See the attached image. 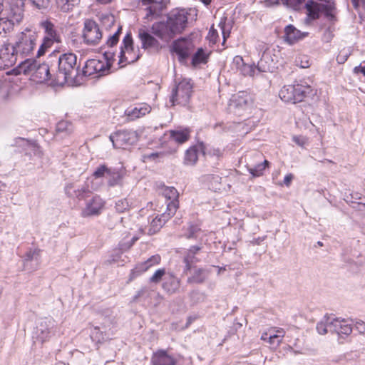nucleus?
Wrapping results in <instances>:
<instances>
[{"label":"nucleus","mask_w":365,"mask_h":365,"mask_svg":"<svg viewBox=\"0 0 365 365\" xmlns=\"http://www.w3.org/2000/svg\"><path fill=\"white\" fill-rule=\"evenodd\" d=\"M191 11V9L176 8L171 10L165 21H158L152 25V33L162 41L169 43L187 27Z\"/></svg>","instance_id":"1"},{"label":"nucleus","mask_w":365,"mask_h":365,"mask_svg":"<svg viewBox=\"0 0 365 365\" xmlns=\"http://www.w3.org/2000/svg\"><path fill=\"white\" fill-rule=\"evenodd\" d=\"M53 67L55 71V83L57 86L64 85L69 79H72L78 73L77 56L73 53L58 55L53 53Z\"/></svg>","instance_id":"2"},{"label":"nucleus","mask_w":365,"mask_h":365,"mask_svg":"<svg viewBox=\"0 0 365 365\" xmlns=\"http://www.w3.org/2000/svg\"><path fill=\"white\" fill-rule=\"evenodd\" d=\"M52 63L50 55L42 63L34 59H26L21 63V69L24 73L31 75L33 81L36 83L49 82L53 86H57L55 83V71Z\"/></svg>","instance_id":"3"},{"label":"nucleus","mask_w":365,"mask_h":365,"mask_svg":"<svg viewBox=\"0 0 365 365\" xmlns=\"http://www.w3.org/2000/svg\"><path fill=\"white\" fill-rule=\"evenodd\" d=\"M115 54L110 51H106L103 59H89L86 62L83 68L84 76L96 74L98 77L109 73Z\"/></svg>","instance_id":"4"},{"label":"nucleus","mask_w":365,"mask_h":365,"mask_svg":"<svg viewBox=\"0 0 365 365\" xmlns=\"http://www.w3.org/2000/svg\"><path fill=\"white\" fill-rule=\"evenodd\" d=\"M40 26L43 30L45 36L37 51V57L43 56L46 50L51 48L55 42H61V36L51 21L48 20L43 21L40 23Z\"/></svg>","instance_id":"5"},{"label":"nucleus","mask_w":365,"mask_h":365,"mask_svg":"<svg viewBox=\"0 0 365 365\" xmlns=\"http://www.w3.org/2000/svg\"><path fill=\"white\" fill-rule=\"evenodd\" d=\"M103 35V30L97 22L90 19L84 21L81 36L85 44L93 46L98 45Z\"/></svg>","instance_id":"6"},{"label":"nucleus","mask_w":365,"mask_h":365,"mask_svg":"<svg viewBox=\"0 0 365 365\" xmlns=\"http://www.w3.org/2000/svg\"><path fill=\"white\" fill-rule=\"evenodd\" d=\"M56 322L53 319L45 318L37 323L33 331L35 342L43 344L48 341L55 333Z\"/></svg>","instance_id":"7"},{"label":"nucleus","mask_w":365,"mask_h":365,"mask_svg":"<svg viewBox=\"0 0 365 365\" xmlns=\"http://www.w3.org/2000/svg\"><path fill=\"white\" fill-rule=\"evenodd\" d=\"M192 85L189 79H182L173 89L172 95L170 98L171 106L175 104L186 105L190 98Z\"/></svg>","instance_id":"8"},{"label":"nucleus","mask_w":365,"mask_h":365,"mask_svg":"<svg viewBox=\"0 0 365 365\" xmlns=\"http://www.w3.org/2000/svg\"><path fill=\"white\" fill-rule=\"evenodd\" d=\"M308 88L302 85L284 86L279 93V98L286 103H297L302 102L308 93Z\"/></svg>","instance_id":"9"},{"label":"nucleus","mask_w":365,"mask_h":365,"mask_svg":"<svg viewBox=\"0 0 365 365\" xmlns=\"http://www.w3.org/2000/svg\"><path fill=\"white\" fill-rule=\"evenodd\" d=\"M307 16L312 19H317L319 13L324 15L331 21L335 19V5L334 3L319 4L313 1H308L305 5Z\"/></svg>","instance_id":"10"},{"label":"nucleus","mask_w":365,"mask_h":365,"mask_svg":"<svg viewBox=\"0 0 365 365\" xmlns=\"http://www.w3.org/2000/svg\"><path fill=\"white\" fill-rule=\"evenodd\" d=\"M101 28L103 30L110 31L114 29L113 34L108 35V40L106 41V45L112 48L116 45L119 41V36L121 34L122 27L119 24H115V17L113 15H106L101 18Z\"/></svg>","instance_id":"11"},{"label":"nucleus","mask_w":365,"mask_h":365,"mask_svg":"<svg viewBox=\"0 0 365 365\" xmlns=\"http://www.w3.org/2000/svg\"><path fill=\"white\" fill-rule=\"evenodd\" d=\"M110 140L115 148H125L138 140V135L133 130H118L110 135Z\"/></svg>","instance_id":"12"},{"label":"nucleus","mask_w":365,"mask_h":365,"mask_svg":"<svg viewBox=\"0 0 365 365\" xmlns=\"http://www.w3.org/2000/svg\"><path fill=\"white\" fill-rule=\"evenodd\" d=\"M105 201L99 195H94L85 202V205L81 211L82 217L98 216L105 207Z\"/></svg>","instance_id":"13"},{"label":"nucleus","mask_w":365,"mask_h":365,"mask_svg":"<svg viewBox=\"0 0 365 365\" xmlns=\"http://www.w3.org/2000/svg\"><path fill=\"white\" fill-rule=\"evenodd\" d=\"M38 36L35 33L23 34L16 43L17 54L21 56L30 55L36 46Z\"/></svg>","instance_id":"14"},{"label":"nucleus","mask_w":365,"mask_h":365,"mask_svg":"<svg viewBox=\"0 0 365 365\" xmlns=\"http://www.w3.org/2000/svg\"><path fill=\"white\" fill-rule=\"evenodd\" d=\"M250 103V97L247 92L241 91L232 96L228 104L230 112L241 115V111L245 110Z\"/></svg>","instance_id":"15"},{"label":"nucleus","mask_w":365,"mask_h":365,"mask_svg":"<svg viewBox=\"0 0 365 365\" xmlns=\"http://www.w3.org/2000/svg\"><path fill=\"white\" fill-rule=\"evenodd\" d=\"M194 48L192 41L189 38H180L175 40L172 46V50L179 57L180 61L185 60Z\"/></svg>","instance_id":"16"},{"label":"nucleus","mask_w":365,"mask_h":365,"mask_svg":"<svg viewBox=\"0 0 365 365\" xmlns=\"http://www.w3.org/2000/svg\"><path fill=\"white\" fill-rule=\"evenodd\" d=\"M133 41L130 34H127L123 39V45L120 46V51L118 53L119 63H131L135 61L133 56Z\"/></svg>","instance_id":"17"},{"label":"nucleus","mask_w":365,"mask_h":365,"mask_svg":"<svg viewBox=\"0 0 365 365\" xmlns=\"http://www.w3.org/2000/svg\"><path fill=\"white\" fill-rule=\"evenodd\" d=\"M161 262V257L159 255H154L149 257L147 260L138 263L135 267L131 270L130 274L129 280L132 281L133 279L140 275L143 272L148 271L154 266L159 264Z\"/></svg>","instance_id":"18"},{"label":"nucleus","mask_w":365,"mask_h":365,"mask_svg":"<svg viewBox=\"0 0 365 365\" xmlns=\"http://www.w3.org/2000/svg\"><path fill=\"white\" fill-rule=\"evenodd\" d=\"M113 322L112 320L106 319L102 323L101 327H95L91 331V338L98 342L106 340L110 335L114 334L113 331Z\"/></svg>","instance_id":"19"},{"label":"nucleus","mask_w":365,"mask_h":365,"mask_svg":"<svg viewBox=\"0 0 365 365\" xmlns=\"http://www.w3.org/2000/svg\"><path fill=\"white\" fill-rule=\"evenodd\" d=\"M257 49L259 52H262V57L257 62V70L259 72H272L274 68L273 61H270V56L267 52L268 49L267 46L264 42L258 43Z\"/></svg>","instance_id":"20"},{"label":"nucleus","mask_w":365,"mask_h":365,"mask_svg":"<svg viewBox=\"0 0 365 365\" xmlns=\"http://www.w3.org/2000/svg\"><path fill=\"white\" fill-rule=\"evenodd\" d=\"M151 107L145 103H141L130 106L125 110V115L129 120H135L149 113Z\"/></svg>","instance_id":"21"},{"label":"nucleus","mask_w":365,"mask_h":365,"mask_svg":"<svg viewBox=\"0 0 365 365\" xmlns=\"http://www.w3.org/2000/svg\"><path fill=\"white\" fill-rule=\"evenodd\" d=\"M163 195L169 201L167 202L166 211L175 215L179 207L178 190L174 187H166L163 190Z\"/></svg>","instance_id":"22"},{"label":"nucleus","mask_w":365,"mask_h":365,"mask_svg":"<svg viewBox=\"0 0 365 365\" xmlns=\"http://www.w3.org/2000/svg\"><path fill=\"white\" fill-rule=\"evenodd\" d=\"M151 364L152 365H177L178 359L167 351L160 349L153 353Z\"/></svg>","instance_id":"23"},{"label":"nucleus","mask_w":365,"mask_h":365,"mask_svg":"<svg viewBox=\"0 0 365 365\" xmlns=\"http://www.w3.org/2000/svg\"><path fill=\"white\" fill-rule=\"evenodd\" d=\"M180 286V279L175 277L173 272H168L162 284L163 290L168 294H173L179 291Z\"/></svg>","instance_id":"24"},{"label":"nucleus","mask_w":365,"mask_h":365,"mask_svg":"<svg viewBox=\"0 0 365 365\" xmlns=\"http://www.w3.org/2000/svg\"><path fill=\"white\" fill-rule=\"evenodd\" d=\"M352 331L351 324L344 319H332L330 323V332H336L339 335H349Z\"/></svg>","instance_id":"25"},{"label":"nucleus","mask_w":365,"mask_h":365,"mask_svg":"<svg viewBox=\"0 0 365 365\" xmlns=\"http://www.w3.org/2000/svg\"><path fill=\"white\" fill-rule=\"evenodd\" d=\"M66 195L71 198L83 199L89 192L87 185H79L76 183H68L64 188Z\"/></svg>","instance_id":"26"},{"label":"nucleus","mask_w":365,"mask_h":365,"mask_svg":"<svg viewBox=\"0 0 365 365\" xmlns=\"http://www.w3.org/2000/svg\"><path fill=\"white\" fill-rule=\"evenodd\" d=\"M151 34L145 29H138V37L141 41L142 47L144 49L158 48L159 41Z\"/></svg>","instance_id":"27"},{"label":"nucleus","mask_w":365,"mask_h":365,"mask_svg":"<svg viewBox=\"0 0 365 365\" xmlns=\"http://www.w3.org/2000/svg\"><path fill=\"white\" fill-rule=\"evenodd\" d=\"M16 45L4 43L0 48V55L4 61L7 63L15 64L17 54V50L16 49Z\"/></svg>","instance_id":"28"},{"label":"nucleus","mask_w":365,"mask_h":365,"mask_svg":"<svg viewBox=\"0 0 365 365\" xmlns=\"http://www.w3.org/2000/svg\"><path fill=\"white\" fill-rule=\"evenodd\" d=\"M201 250L200 246H192L186 252L183 262L185 264L183 274H187V272H190L193 267V264L199 262L196 255Z\"/></svg>","instance_id":"29"},{"label":"nucleus","mask_w":365,"mask_h":365,"mask_svg":"<svg viewBox=\"0 0 365 365\" xmlns=\"http://www.w3.org/2000/svg\"><path fill=\"white\" fill-rule=\"evenodd\" d=\"M166 135L169 136V138L178 143L182 144L188 140L190 136V130L189 128H178L175 130H170L168 131Z\"/></svg>","instance_id":"30"},{"label":"nucleus","mask_w":365,"mask_h":365,"mask_svg":"<svg viewBox=\"0 0 365 365\" xmlns=\"http://www.w3.org/2000/svg\"><path fill=\"white\" fill-rule=\"evenodd\" d=\"M307 33H302L293 25L289 24L284 29V40L289 44H293L299 39L303 38Z\"/></svg>","instance_id":"31"},{"label":"nucleus","mask_w":365,"mask_h":365,"mask_svg":"<svg viewBox=\"0 0 365 365\" xmlns=\"http://www.w3.org/2000/svg\"><path fill=\"white\" fill-rule=\"evenodd\" d=\"M173 215V214H170V212L166 211L160 216H156L153 218L150 222V228L148 229V235H153L157 232L165 222Z\"/></svg>","instance_id":"32"},{"label":"nucleus","mask_w":365,"mask_h":365,"mask_svg":"<svg viewBox=\"0 0 365 365\" xmlns=\"http://www.w3.org/2000/svg\"><path fill=\"white\" fill-rule=\"evenodd\" d=\"M163 5L160 2H151L150 5L146 9L145 19L148 21H152L158 18L163 10Z\"/></svg>","instance_id":"33"},{"label":"nucleus","mask_w":365,"mask_h":365,"mask_svg":"<svg viewBox=\"0 0 365 365\" xmlns=\"http://www.w3.org/2000/svg\"><path fill=\"white\" fill-rule=\"evenodd\" d=\"M209 274V271L204 268H196L192 275L187 278V282L188 284H202L207 279Z\"/></svg>","instance_id":"34"},{"label":"nucleus","mask_w":365,"mask_h":365,"mask_svg":"<svg viewBox=\"0 0 365 365\" xmlns=\"http://www.w3.org/2000/svg\"><path fill=\"white\" fill-rule=\"evenodd\" d=\"M79 2L80 0H55L56 8L63 13L71 11Z\"/></svg>","instance_id":"35"},{"label":"nucleus","mask_w":365,"mask_h":365,"mask_svg":"<svg viewBox=\"0 0 365 365\" xmlns=\"http://www.w3.org/2000/svg\"><path fill=\"white\" fill-rule=\"evenodd\" d=\"M269 162L267 160H264L262 163H259L257 165H252L247 163V168L250 173L253 177H259L262 175L263 171L265 168L268 165Z\"/></svg>","instance_id":"36"},{"label":"nucleus","mask_w":365,"mask_h":365,"mask_svg":"<svg viewBox=\"0 0 365 365\" xmlns=\"http://www.w3.org/2000/svg\"><path fill=\"white\" fill-rule=\"evenodd\" d=\"M209 53L205 52V51L199 48L196 53L193 55L192 59V63L193 66H197L201 63H206L207 62L209 58Z\"/></svg>","instance_id":"37"},{"label":"nucleus","mask_w":365,"mask_h":365,"mask_svg":"<svg viewBox=\"0 0 365 365\" xmlns=\"http://www.w3.org/2000/svg\"><path fill=\"white\" fill-rule=\"evenodd\" d=\"M332 319L329 317H324L323 319L317 324V330L320 334H325L330 331V323Z\"/></svg>","instance_id":"38"},{"label":"nucleus","mask_w":365,"mask_h":365,"mask_svg":"<svg viewBox=\"0 0 365 365\" xmlns=\"http://www.w3.org/2000/svg\"><path fill=\"white\" fill-rule=\"evenodd\" d=\"M109 178L108 180V184L110 187H113L118 185H120L122 182L123 175L120 173L116 170H113L110 169V173L108 174Z\"/></svg>","instance_id":"39"},{"label":"nucleus","mask_w":365,"mask_h":365,"mask_svg":"<svg viewBox=\"0 0 365 365\" xmlns=\"http://www.w3.org/2000/svg\"><path fill=\"white\" fill-rule=\"evenodd\" d=\"M197 160V153L195 148H189L185 156V163L187 165H192Z\"/></svg>","instance_id":"40"},{"label":"nucleus","mask_w":365,"mask_h":365,"mask_svg":"<svg viewBox=\"0 0 365 365\" xmlns=\"http://www.w3.org/2000/svg\"><path fill=\"white\" fill-rule=\"evenodd\" d=\"M202 231L198 225H190L187 232L185 235L187 239H197L200 237Z\"/></svg>","instance_id":"41"},{"label":"nucleus","mask_w":365,"mask_h":365,"mask_svg":"<svg viewBox=\"0 0 365 365\" xmlns=\"http://www.w3.org/2000/svg\"><path fill=\"white\" fill-rule=\"evenodd\" d=\"M24 1L21 0L20 4H17L18 7H23L24 6ZM34 6H35L38 9H45L48 7L49 5V0H29Z\"/></svg>","instance_id":"42"},{"label":"nucleus","mask_w":365,"mask_h":365,"mask_svg":"<svg viewBox=\"0 0 365 365\" xmlns=\"http://www.w3.org/2000/svg\"><path fill=\"white\" fill-rule=\"evenodd\" d=\"M166 269L165 268H160L155 270L153 274L150 277L149 281L151 283L158 284L161 280H163L164 277L167 275Z\"/></svg>","instance_id":"43"},{"label":"nucleus","mask_w":365,"mask_h":365,"mask_svg":"<svg viewBox=\"0 0 365 365\" xmlns=\"http://www.w3.org/2000/svg\"><path fill=\"white\" fill-rule=\"evenodd\" d=\"M110 173V169L105 165H101L94 171L93 175L96 178H101L105 175L108 176V174Z\"/></svg>","instance_id":"44"},{"label":"nucleus","mask_w":365,"mask_h":365,"mask_svg":"<svg viewBox=\"0 0 365 365\" xmlns=\"http://www.w3.org/2000/svg\"><path fill=\"white\" fill-rule=\"evenodd\" d=\"M130 208V204L127 199H121L115 202V210L118 212H124L128 210Z\"/></svg>","instance_id":"45"},{"label":"nucleus","mask_w":365,"mask_h":365,"mask_svg":"<svg viewBox=\"0 0 365 365\" xmlns=\"http://www.w3.org/2000/svg\"><path fill=\"white\" fill-rule=\"evenodd\" d=\"M281 4L293 9L294 10H297L299 9L300 6L302 4L303 0H280Z\"/></svg>","instance_id":"46"},{"label":"nucleus","mask_w":365,"mask_h":365,"mask_svg":"<svg viewBox=\"0 0 365 365\" xmlns=\"http://www.w3.org/2000/svg\"><path fill=\"white\" fill-rule=\"evenodd\" d=\"M14 20L7 19L6 18L0 19V28L6 32V31H10L14 26Z\"/></svg>","instance_id":"47"},{"label":"nucleus","mask_w":365,"mask_h":365,"mask_svg":"<svg viewBox=\"0 0 365 365\" xmlns=\"http://www.w3.org/2000/svg\"><path fill=\"white\" fill-rule=\"evenodd\" d=\"M255 68L257 69V66H250V65H244L241 68V72L245 76H254L255 72Z\"/></svg>","instance_id":"48"},{"label":"nucleus","mask_w":365,"mask_h":365,"mask_svg":"<svg viewBox=\"0 0 365 365\" xmlns=\"http://www.w3.org/2000/svg\"><path fill=\"white\" fill-rule=\"evenodd\" d=\"M293 141L302 148H305L308 144L307 138L302 135H295L292 138Z\"/></svg>","instance_id":"49"},{"label":"nucleus","mask_w":365,"mask_h":365,"mask_svg":"<svg viewBox=\"0 0 365 365\" xmlns=\"http://www.w3.org/2000/svg\"><path fill=\"white\" fill-rule=\"evenodd\" d=\"M269 329H274L273 333H274L278 336V343H276V346H279L282 342V339L285 335V331L282 328L272 327Z\"/></svg>","instance_id":"50"},{"label":"nucleus","mask_w":365,"mask_h":365,"mask_svg":"<svg viewBox=\"0 0 365 365\" xmlns=\"http://www.w3.org/2000/svg\"><path fill=\"white\" fill-rule=\"evenodd\" d=\"M349 55H350L349 52L345 51H340V53H339V55L336 57V61L339 63L342 64L348 59Z\"/></svg>","instance_id":"51"},{"label":"nucleus","mask_w":365,"mask_h":365,"mask_svg":"<svg viewBox=\"0 0 365 365\" xmlns=\"http://www.w3.org/2000/svg\"><path fill=\"white\" fill-rule=\"evenodd\" d=\"M70 126H71V125L68 124L66 121L59 122L56 126V131L60 133V132L68 130H69L68 127H70Z\"/></svg>","instance_id":"52"},{"label":"nucleus","mask_w":365,"mask_h":365,"mask_svg":"<svg viewBox=\"0 0 365 365\" xmlns=\"http://www.w3.org/2000/svg\"><path fill=\"white\" fill-rule=\"evenodd\" d=\"M274 329H269V344L272 346H276V343H278V336L274 333H273Z\"/></svg>","instance_id":"53"},{"label":"nucleus","mask_w":365,"mask_h":365,"mask_svg":"<svg viewBox=\"0 0 365 365\" xmlns=\"http://www.w3.org/2000/svg\"><path fill=\"white\" fill-rule=\"evenodd\" d=\"M355 328L360 334H364L365 332V323L359 320L355 324Z\"/></svg>","instance_id":"54"},{"label":"nucleus","mask_w":365,"mask_h":365,"mask_svg":"<svg viewBox=\"0 0 365 365\" xmlns=\"http://www.w3.org/2000/svg\"><path fill=\"white\" fill-rule=\"evenodd\" d=\"M190 297L192 300L197 303L200 299L203 297L202 294L200 293L197 291H193L190 293Z\"/></svg>","instance_id":"55"},{"label":"nucleus","mask_w":365,"mask_h":365,"mask_svg":"<svg viewBox=\"0 0 365 365\" xmlns=\"http://www.w3.org/2000/svg\"><path fill=\"white\" fill-rule=\"evenodd\" d=\"M219 26L220 27L221 30H222V36H223V43H225V41H226L227 38L229 37L230 36V31H225V22H220V24H219Z\"/></svg>","instance_id":"56"},{"label":"nucleus","mask_w":365,"mask_h":365,"mask_svg":"<svg viewBox=\"0 0 365 365\" xmlns=\"http://www.w3.org/2000/svg\"><path fill=\"white\" fill-rule=\"evenodd\" d=\"M264 5L267 7L273 6L281 4L280 0H264Z\"/></svg>","instance_id":"57"},{"label":"nucleus","mask_w":365,"mask_h":365,"mask_svg":"<svg viewBox=\"0 0 365 365\" xmlns=\"http://www.w3.org/2000/svg\"><path fill=\"white\" fill-rule=\"evenodd\" d=\"M13 63H7L4 61V58H1V56L0 55V70L4 69L6 68H9L11 66H13Z\"/></svg>","instance_id":"58"},{"label":"nucleus","mask_w":365,"mask_h":365,"mask_svg":"<svg viewBox=\"0 0 365 365\" xmlns=\"http://www.w3.org/2000/svg\"><path fill=\"white\" fill-rule=\"evenodd\" d=\"M209 36H210V41H214V42L216 41V38L218 36L217 31H215L214 29L213 30L211 29L210 31Z\"/></svg>","instance_id":"59"},{"label":"nucleus","mask_w":365,"mask_h":365,"mask_svg":"<svg viewBox=\"0 0 365 365\" xmlns=\"http://www.w3.org/2000/svg\"><path fill=\"white\" fill-rule=\"evenodd\" d=\"M356 207L359 211L363 212L365 215V200L364 202H358Z\"/></svg>","instance_id":"60"},{"label":"nucleus","mask_w":365,"mask_h":365,"mask_svg":"<svg viewBox=\"0 0 365 365\" xmlns=\"http://www.w3.org/2000/svg\"><path fill=\"white\" fill-rule=\"evenodd\" d=\"M292 179H293V175L292 174L287 175L284 177V185H286L287 187L289 186Z\"/></svg>","instance_id":"61"},{"label":"nucleus","mask_w":365,"mask_h":365,"mask_svg":"<svg viewBox=\"0 0 365 365\" xmlns=\"http://www.w3.org/2000/svg\"><path fill=\"white\" fill-rule=\"evenodd\" d=\"M354 71L356 73H363L365 76V65L364 66H362L361 65L359 66H356L354 68Z\"/></svg>","instance_id":"62"},{"label":"nucleus","mask_w":365,"mask_h":365,"mask_svg":"<svg viewBox=\"0 0 365 365\" xmlns=\"http://www.w3.org/2000/svg\"><path fill=\"white\" fill-rule=\"evenodd\" d=\"M269 329L267 331L262 333L261 336V339L264 341L269 342Z\"/></svg>","instance_id":"63"},{"label":"nucleus","mask_w":365,"mask_h":365,"mask_svg":"<svg viewBox=\"0 0 365 365\" xmlns=\"http://www.w3.org/2000/svg\"><path fill=\"white\" fill-rule=\"evenodd\" d=\"M234 61L237 63V64H240V63H243V59L242 57L240 56H236L235 58H234Z\"/></svg>","instance_id":"64"}]
</instances>
